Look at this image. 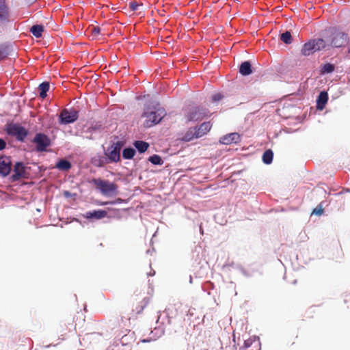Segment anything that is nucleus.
Listing matches in <instances>:
<instances>
[{
  "instance_id": "ddd939ff",
  "label": "nucleus",
  "mask_w": 350,
  "mask_h": 350,
  "mask_svg": "<svg viewBox=\"0 0 350 350\" xmlns=\"http://www.w3.org/2000/svg\"><path fill=\"white\" fill-rule=\"evenodd\" d=\"M10 21V9L5 0H0V25Z\"/></svg>"
},
{
  "instance_id": "37998d69",
  "label": "nucleus",
  "mask_w": 350,
  "mask_h": 350,
  "mask_svg": "<svg viewBox=\"0 0 350 350\" xmlns=\"http://www.w3.org/2000/svg\"><path fill=\"white\" fill-rule=\"evenodd\" d=\"M239 270L241 272V273L243 275H244L245 276H247V277L250 276V275L247 273V271L243 267H240Z\"/></svg>"
},
{
  "instance_id": "58836bf2",
  "label": "nucleus",
  "mask_w": 350,
  "mask_h": 350,
  "mask_svg": "<svg viewBox=\"0 0 350 350\" xmlns=\"http://www.w3.org/2000/svg\"><path fill=\"white\" fill-rule=\"evenodd\" d=\"M101 29L98 26H94L91 30L92 34L93 36H98L100 33Z\"/></svg>"
},
{
  "instance_id": "e433bc0d",
  "label": "nucleus",
  "mask_w": 350,
  "mask_h": 350,
  "mask_svg": "<svg viewBox=\"0 0 350 350\" xmlns=\"http://www.w3.org/2000/svg\"><path fill=\"white\" fill-rule=\"evenodd\" d=\"M149 301H150L149 297H146L143 299V300L141 302L140 309L139 310H137V313H139L140 312H142L144 310V308L148 304Z\"/></svg>"
},
{
  "instance_id": "f03ea898",
  "label": "nucleus",
  "mask_w": 350,
  "mask_h": 350,
  "mask_svg": "<svg viewBox=\"0 0 350 350\" xmlns=\"http://www.w3.org/2000/svg\"><path fill=\"white\" fill-rule=\"evenodd\" d=\"M166 115L165 109L157 102H150L144 107L142 117L146 118L145 127L150 128L159 123Z\"/></svg>"
},
{
  "instance_id": "2eb2a0df",
  "label": "nucleus",
  "mask_w": 350,
  "mask_h": 350,
  "mask_svg": "<svg viewBox=\"0 0 350 350\" xmlns=\"http://www.w3.org/2000/svg\"><path fill=\"white\" fill-rule=\"evenodd\" d=\"M329 96L326 91H321L318 95L316 100V107L317 110H323L328 101Z\"/></svg>"
},
{
  "instance_id": "7ed1b4c3",
  "label": "nucleus",
  "mask_w": 350,
  "mask_h": 350,
  "mask_svg": "<svg viewBox=\"0 0 350 350\" xmlns=\"http://www.w3.org/2000/svg\"><path fill=\"white\" fill-rule=\"evenodd\" d=\"M4 131L10 137H14L20 142H24L29 135V131L21 124L8 122L5 125Z\"/></svg>"
},
{
  "instance_id": "4c0bfd02",
  "label": "nucleus",
  "mask_w": 350,
  "mask_h": 350,
  "mask_svg": "<svg viewBox=\"0 0 350 350\" xmlns=\"http://www.w3.org/2000/svg\"><path fill=\"white\" fill-rule=\"evenodd\" d=\"M254 344L252 347H250V349L249 350H260V338H258L257 340H254L253 342Z\"/></svg>"
},
{
  "instance_id": "6e6552de",
  "label": "nucleus",
  "mask_w": 350,
  "mask_h": 350,
  "mask_svg": "<svg viewBox=\"0 0 350 350\" xmlns=\"http://www.w3.org/2000/svg\"><path fill=\"white\" fill-rule=\"evenodd\" d=\"M209 115V111L204 107L195 106L189 108L186 114L188 121H199Z\"/></svg>"
},
{
  "instance_id": "f704fd0d",
  "label": "nucleus",
  "mask_w": 350,
  "mask_h": 350,
  "mask_svg": "<svg viewBox=\"0 0 350 350\" xmlns=\"http://www.w3.org/2000/svg\"><path fill=\"white\" fill-rule=\"evenodd\" d=\"M140 5H142V4H139L137 1H132L129 3V8L131 11L133 12H135L137 10H138V8Z\"/></svg>"
},
{
  "instance_id": "39448f33",
  "label": "nucleus",
  "mask_w": 350,
  "mask_h": 350,
  "mask_svg": "<svg viewBox=\"0 0 350 350\" xmlns=\"http://www.w3.org/2000/svg\"><path fill=\"white\" fill-rule=\"evenodd\" d=\"M91 183L105 196L115 193L118 189L117 185L114 183H111L107 180H103L100 178H92Z\"/></svg>"
},
{
  "instance_id": "a878e982",
  "label": "nucleus",
  "mask_w": 350,
  "mask_h": 350,
  "mask_svg": "<svg viewBox=\"0 0 350 350\" xmlns=\"http://www.w3.org/2000/svg\"><path fill=\"white\" fill-rule=\"evenodd\" d=\"M273 159V152L271 149L266 150L262 156V162L266 165H269Z\"/></svg>"
},
{
  "instance_id": "09e8293b",
  "label": "nucleus",
  "mask_w": 350,
  "mask_h": 350,
  "mask_svg": "<svg viewBox=\"0 0 350 350\" xmlns=\"http://www.w3.org/2000/svg\"><path fill=\"white\" fill-rule=\"evenodd\" d=\"M87 138L90 139H93V137H92V135H90V136H86Z\"/></svg>"
},
{
  "instance_id": "cd10ccee",
  "label": "nucleus",
  "mask_w": 350,
  "mask_h": 350,
  "mask_svg": "<svg viewBox=\"0 0 350 350\" xmlns=\"http://www.w3.org/2000/svg\"><path fill=\"white\" fill-rule=\"evenodd\" d=\"M148 160L154 165H162L163 164V160L161 157L156 154L150 156Z\"/></svg>"
},
{
  "instance_id": "a18cd8bd",
  "label": "nucleus",
  "mask_w": 350,
  "mask_h": 350,
  "mask_svg": "<svg viewBox=\"0 0 350 350\" xmlns=\"http://www.w3.org/2000/svg\"><path fill=\"white\" fill-rule=\"evenodd\" d=\"M347 53L350 56V42L348 44Z\"/></svg>"
},
{
  "instance_id": "393cba45",
  "label": "nucleus",
  "mask_w": 350,
  "mask_h": 350,
  "mask_svg": "<svg viewBox=\"0 0 350 350\" xmlns=\"http://www.w3.org/2000/svg\"><path fill=\"white\" fill-rule=\"evenodd\" d=\"M29 31L35 36L36 38H40L42 36V33L44 31V26L42 25H33Z\"/></svg>"
},
{
  "instance_id": "ea45409f",
  "label": "nucleus",
  "mask_w": 350,
  "mask_h": 350,
  "mask_svg": "<svg viewBox=\"0 0 350 350\" xmlns=\"http://www.w3.org/2000/svg\"><path fill=\"white\" fill-rule=\"evenodd\" d=\"M7 147V143L3 138L0 137V151L5 150Z\"/></svg>"
},
{
  "instance_id": "8fccbe9b",
  "label": "nucleus",
  "mask_w": 350,
  "mask_h": 350,
  "mask_svg": "<svg viewBox=\"0 0 350 350\" xmlns=\"http://www.w3.org/2000/svg\"><path fill=\"white\" fill-rule=\"evenodd\" d=\"M189 282L190 283H192V277L190 275L189 277Z\"/></svg>"
},
{
  "instance_id": "f8f14e48",
  "label": "nucleus",
  "mask_w": 350,
  "mask_h": 350,
  "mask_svg": "<svg viewBox=\"0 0 350 350\" xmlns=\"http://www.w3.org/2000/svg\"><path fill=\"white\" fill-rule=\"evenodd\" d=\"M107 215V212L105 210L103 209L88 211L83 215L84 218L89 219L90 221L101 219L105 217Z\"/></svg>"
},
{
  "instance_id": "423d86ee",
  "label": "nucleus",
  "mask_w": 350,
  "mask_h": 350,
  "mask_svg": "<svg viewBox=\"0 0 350 350\" xmlns=\"http://www.w3.org/2000/svg\"><path fill=\"white\" fill-rule=\"evenodd\" d=\"M79 118V111L71 109H64L58 117V122L62 125H66L74 123Z\"/></svg>"
},
{
  "instance_id": "0eeeda50",
  "label": "nucleus",
  "mask_w": 350,
  "mask_h": 350,
  "mask_svg": "<svg viewBox=\"0 0 350 350\" xmlns=\"http://www.w3.org/2000/svg\"><path fill=\"white\" fill-rule=\"evenodd\" d=\"M32 142L36 144V150L38 152H46L51 144L49 137L43 133H37Z\"/></svg>"
},
{
  "instance_id": "c85d7f7f",
  "label": "nucleus",
  "mask_w": 350,
  "mask_h": 350,
  "mask_svg": "<svg viewBox=\"0 0 350 350\" xmlns=\"http://www.w3.org/2000/svg\"><path fill=\"white\" fill-rule=\"evenodd\" d=\"M10 55L9 47L5 44H0V62Z\"/></svg>"
},
{
  "instance_id": "bb28decb",
  "label": "nucleus",
  "mask_w": 350,
  "mask_h": 350,
  "mask_svg": "<svg viewBox=\"0 0 350 350\" xmlns=\"http://www.w3.org/2000/svg\"><path fill=\"white\" fill-rule=\"evenodd\" d=\"M312 40L314 42L315 51H320L326 49L327 44L323 39L317 38Z\"/></svg>"
},
{
  "instance_id": "aec40b11",
  "label": "nucleus",
  "mask_w": 350,
  "mask_h": 350,
  "mask_svg": "<svg viewBox=\"0 0 350 350\" xmlns=\"http://www.w3.org/2000/svg\"><path fill=\"white\" fill-rule=\"evenodd\" d=\"M336 69V66L332 63H325L319 66V74L325 75L332 73Z\"/></svg>"
},
{
  "instance_id": "4468645a",
  "label": "nucleus",
  "mask_w": 350,
  "mask_h": 350,
  "mask_svg": "<svg viewBox=\"0 0 350 350\" xmlns=\"http://www.w3.org/2000/svg\"><path fill=\"white\" fill-rule=\"evenodd\" d=\"M241 142V135L238 133H231L226 134L219 139V142L222 144L229 145L231 144H238Z\"/></svg>"
},
{
  "instance_id": "72a5a7b5",
  "label": "nucleus",
  "mask_w": 350,
  "mask_h": 350,
  "mask_svg": "<svg viewBox=\"0 0 350 350\" xmlns=\"http://www.w3.org/2000/svg\"><path fill=\"white\" fill-rule=\"evenodd\" d=\"M195 311H196L195 308H189L188 312H187V317L184 319V321L185 322H188L189 323V325L192 322H193V320L192 319V317L194 316Z\"/></svg>"
},
{
  "instance_id": "2f4dec72",
  "label": "nucleus",
  "mask_w": 350,
  "mask_h": 350,
  "mask_svg": "<svg viewBox=\"0 0 350 350\" xmlns=\"http://www.w3.org/2000/svg\"><path fill=\"white\" fill-rule=\"evenodd\" d=\"M193 128L190 129L183 136V140L185 142H190L196 138V133Z\"/></svg>"
},
{
  "instance_id": "c03bdc74",
  "label": "nucleus",
  "mask_w": 350,
  "mask_h": 350,
  "mask_svg": "<svg viewBox=\"0 0 350 350\" xmlns=\"http://www.w3.org/2000/svg\"><path fill=\"white\" fill-rule=\"evenodd\" d=\"M206 286H208V288H213V283H211V282H208L206 284H205V285H204V286H202V288H203V290H204V291H206V289H205Z\"/></svg>"
},
{
  "instance_id": "c9c22d12",
  "label": "nucleus",
  "mask_w": 350,
  "mask_h": 350,
  "mask_svg": "<svg viewBox=\"0 0 350 350\" xmlns=\"http://www.w3.org/2000/svg\"><path fill=\"white\" fill-rule=\"evenodd\" d=\"M224 98V95L221 93H216L212 95L211 100L213 103L218 102Z\"/></svg>"
},
{
  "instance_id": "9b49d317",
  "label": "nucleus",
  "mask_w": 350,
  "mask_h": 350,
  "mask_svg": "<svg viewBox=\"0 0 350 350\" xmlns=\"http://www.w3.org/2000/svg\"><path fill=\"white\" fill-rule=\"evenodd\" d=\"M26 172V167L23 162L17 161L14 165L13 174L10 176L11 182H16L24 178Z\"/></svg>"
},
{
  "instance_id": "603ef678",
  "label": "nucleus",
  "mask_w": 350,
  "mask_h": 350,
  "mask_svg": "<svg viewBox=\"0 0 350 350\" xmlns=\"http://www.w3.org/2000/svg\"><path fill=\"white\" fill-rule=\"evenodd\" d=\"M65 195H66V196L69 195V192H68V191H66V192H65Z\"/></svg>"
},
{
  "instance_id": "3c124183",
  "label": "nucleus",
  "mask_w": 350,
  "mask_h": 350,
  "mask_svg": "<svg viewBox=\"0 0 350 350\" xmlns=\"http://www.w3.org/2000/svg\"><path fill=\"white\" fill-rule=\"evenodd\" d=\"M151 252H151V250H148L146 251V253H147V254H150Z\"/></svg>"
},
{
  "instance_id": "a211bd4d",
  "label": "nucleus",
  "mask_w": 350,
  "mask_h": 350,
  "mask_svg": "<svg viewBox=\"0 0 350 350\" xmlns=\"http://www.w3.org/2000/svg\"><path fill=\"white\" fill-rule=\"evenodd\" d=\"M133 147L139 154L146 152L149 146V143L142 140H135L133 143Z\"/></svg>"
},
{
  "instance_id": "f257e3e1",
  "label": "nucleus",
  "mask_w": 350,
  "mask_h": 350,
  "mask_svg": "<svg viewBox=\"0 0 350 350\" xmlns=\"http://www.w3.org/2000/svg\"><path fill=\"white\" fill-rule=\"evenodd\" d=\"M157 326L150 333V336L141 340L142 342H149L156 340L164 334L165 330L170 332H176L178 328L181 327L176 325V318L171 315L169 309H165L163 312H159L157 320Z\"/></svg>"
},
{
  "instance_id": "a19ab883",
  "label": "nucleus",
  "mask_w": 350,
  "mask_h": 350,
  "mask_svg": "<svg viewBox=\"0 0 350 350\" xmlns=\"http://www.w3.org/2000/svg\"><path fill=\"white\" fill-rule=\"evenodd\" d=\"M323 210L320 207L319 208H316L313 210L312 214L320 215L323 213Z\"/></svg>"
},
{
  "instance_id": "49530a36",
  "label": "nucleus",
  "mask_w": 350,
  "mask_h": 350,
  "mask_svg": "<svg viewBox=\"0 0 350 350\" xmlns=\"http://www.w3.org/2000/svg\"><path fill=\"white\" fill-rule=\"evenodd\" d=\"M155 274V271L154 270L151 271L148 275L150 276H152Z\"/></svg>"
},
{
  "instance_id": "473e14b6",
  "label": "nucleus",
  "mask_w": 350,
  "mask_h": 350,
  "mask_svg": "<svg viewBox=\"0 0 350 350\" xmlns=\"http://www.w3.org/2000/svg\"><path fill=\"white\" fill-rule=\"evenodd\" d=\"M258 338V337H257V336H252V337L249 338L248 339H247L244 341L243 347L245 350L250 349V347H252L254 344L253 342L254 341V340H257Z\"/></svg>"
},
{
  "instance_id": "4be33fe9",
  "label": "nucleus",
  "mask_w": 350,
  "mask_h": 350,
  "mask_svg": "<svg viewBox=\"0 0 350 350\" xmlns=\"http://www.w3.org/2000/svg\"><path fill=\"white\" fill-rule=\"evenodd\" d=\"M55 167L60 171H68L72 167V164L66 159H60L56 163Z\"/></svg>"
},
{
  "instance_id": "c756f323",
  "label": "nucleus",
  "mask_w": 350,
  "mask_h": 350,
  "mask_svg": "<svg viewBox=\"0 0 350 350\" xmlns=\"http://www.w3.org/2000/svg\"><path fill=\"white\" fill-rule=\"evenodd\" d=\"M280 40L286 44H289L293 41L291 33L288 31H286L280 35Z\"/></svg>"
},
{
  "instance_id": "412c9836",
  "label": "nucleus",
  "mask_w": 350,
  "mask_h": 350,
  "mask_svg": "<svg viewBox=\"0 0 350 350\" xmlns=\"http://www.w3.org/2000/svg\"><path fill=\"white\" fill-rule=\"evenodd\" d=\"M315 51L314 42L312 40L306 42L301 49V53L304 56H309L314 53Z\"/></svg>"
},
{
  "instance_id": "5701e85b",
  "label": "nucleus",
  "mask_w": 350,
  "mask_h": 350,
  "mask_svg": "<svg viewBox=\"0 0 350 350\" xmlns=\"http://www.w3.org/2000/svg\"><path fill=\"white\" fill-rule=\"evenodd\" d=\"M50 88V84L48 81H43L39 85V96L41 98L44 99L47 96V92Z\"/></svg>"
},
{
  "instance_id": "79ce46f5",
  "label": "nucleus",
  "mask_w": 350,
  "mask_h": 350,
  "mask_svg": "<svg viewBox=\"0 0 350 350\" xmlns=\"http://www.w3.org/2000/svg\"><path fill=\"white\" fill-rule=\"evenodd\" d=\"M121 201H122L121 199H118L117 201H107V202H105L102 203L101 205L115 204L118 202H121Z\"/></svg>"
},
{
  "instance_id": "6ab92c4d",
  "label": "nucleus",
  "mask_w": 350,
  "mask_h": 350,
  "mask_svg": "<svg viewBox=\"0 0 350 350\" xmlns=\"http://www.w3.org/2000/svg\"><path fill=\"white\" fill-rule=\"evenodd\" d=\"M239 73L243 76H248L252 73V67L250 61L241 62L239 66Z\"/></svg>"
},
{
  "instance_id": "9d476101",
  "label": "nucleus",
  "mask_w": 350,
  "mask_h": 350,
  "mask_svg": "<svg viewBox=\"0 0 350 350\" xmlns=\"http://www.w3.org/2000/svg\"><path fill=\"white\" fill-rule=\"evenodd\" d=\"M12 170L10 157L0 154V175L7 177Z\"/></svg>"
},
{
  "instance_id": "7c9ffc66",
  "label": "nucleus",
  "mask_w": 350,
  "mask_h": 350,
  "mask_svg": "<svg viewBox=\"0 0 350 350\" xmlns=\"http://www.w3.org/2000/svg\"><path fill=\"white\" fill-rule=\"evenodd\" d=\"M94 165L97 167H104L106 164L110 163L105 157H99L98 159H94L93 161Z\"/></svg>"
},
{
  "instance_id": "de8ad7c7",
  "label": "nucleus",
  "mask_w": 350,
  "mask_h": 350,
  "mask_svg": "<svg viewBox=\"0 0 350 350\" xmlns=\"http://www.w3.org/2000/svg\"><path fill=\"white\" fill-rule=\"evenodd\" d=\"M195 319L197 320V323L200 324V321H199L200 318L199 317H197V318L195 317Z\"/></svg>"
},
{
  "instance_id": "20e7f679",
  "label": "nucleus",
  "mask_w": 350,
  "mask_h": 350,
  "mask_svg": "<svg viewBox=\"0 0 350 350\" xmlns=\"http://www.w3.org/2000/svg\"><path fill=\"white\" fill-rule=\"evenodd\" d=\"M123 146V142L117 141L104 150L105 156H106L109 163H113L120 161V153Z\"/></svg>"
},
{
  "instance_id": "f3484780",
  "label": "nucleus",
  "mask_w": 350,
  "mask_h": 350,
  "mask_svg": "<svg viewBox=\"0 0 350 350\" xmlns=\"http://www.w3.org/2000/svg\"><path fill=\"white\" fill-rule=\"evenodd\" d=\"M104 126L100 121H93L85 131V133H100L103 131Z\"/></svg>"
},
{
  "instance_id": "b1692460",
  "label": "nucleus",
  "mask_w": 350,
  "mask_h": 350,
  "mask_svg": "<svg viewBox=\"0 0 350 350\" xmlns=\"http://www.w3.org/2000/svg\"><path fill=\"white\" fill-rule=\"evenodd\" d=\"M136 154L134 147L126 146L122 150V157L124 159H132Z\"/></svg>"
},
{
  "instance_id": "1a4fd4ad",
  "label": "nucleus",
  "mask_w": 350,
  "mask_h": 350,
  "mask_svg": "<svg viewBox=\"0 0 350 350\" xmlns=\"http://www.w3.org/2000/svg\"><path fill=\"white\" fill-rule=\"evenodd\" d=\"M348 39L347 33L342 31L336 32L332 36L331 46L335 48L344 47L347 44Z\"/></svg>"
},
{
  "instance_id": "dca6fc26",
  "label": "nucleus",
  "mask_w": 350,
  "mask_h": 350,
  "mask_svg": "<svg viewBox=\"0 0 350 350\" xmlns=\"http://www.w3.org/2000/svg\"><path fill=\"white\" fill-rule=\"evenodd\" d=\"M212 124L210 122H204L199 126L193 127L196 133V139L199 138L206 134L211 129Z\"/></svg>"
}]
</instances>
